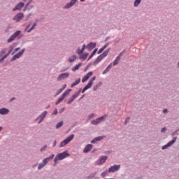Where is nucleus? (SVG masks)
<instances>
[{"instance_id": "nucleus-1", "label": "nucleus", "mask_w": 179, "mask_h": 179, "mask_svg": "<svg viewBox=\"0 0 179 179\" xmlns=\"http://www.w3.org/2000/svg\"><path fill=\"white\" fill-rule=\"evenodd\" d=\"M66 157H69V154H68V152L66 151H64L62 153L58 154L54 159L55 164H57V162L59 160H64V159H66Z\"/></svg>"}, {"instance_id": "nucleus-2", "label": "nucleus", "mask_w": 179, "mask_h": 179, "mask_svg": "<svg viewBox=\"0 0 179 179\" xmlns=\"http://www.w3.org/2000/svg\"><path fill=\"white\" fill-rule=\"evenodd\" d=\"M85 48H86V45H83L82 49H78L77 50L78 54L80 55V59H86L87 58V57H89V54L88 53H85L84 55L83 52L85 51Z\"/></svg>"}, {"instance_id": "nucleus-3", "label": "nucleus", "mask_w": 179, "mask_h": 179, "mask_svg": "<svg viewBox=\"0 0 179 179\" xmlns=\"http://www.w3.org/2000/svg\"><path fill=\"white\" fill-rule=\"evenodd\" d=\"M72 90L69 89L66 90L61 96V97H59L58 99V100L56 101V106H58V104H59V103H62V101H64V99H65V97H66V96H68V94H69V93H71Z\"/></svg>"}, {"instance_id": "nucleus-4", "label": "nucleus", "mask_w": 179, "mask_h": 179, "mask_svg": "<svg viewBox=\"0 0 179 179\" xmlns=\"http://www.w3.org/2000/svg\"><path fill=\"white\" fill-rule=\"evenodd\" d=\"M73 138H75L74 134H71L69 137H67L66 139H64L63 141L61 142L60 143V148H64V146L68 145L69 142L73 140Z\"/></svg>"}, {"instance_id": "nucleus-5", "label": "nucleus", "mask_w": 179, "mask_h": 179, "mask_svg": "<svg viewBox=\"0 0 179 179\" xmlns=\"http://www.w3.org/2000/svg\"><path fill=\"white\" fill-rule=\"evenodd\" d=\"M94 80H96V76L93 77L87 83V85L83 88V90H82V93H85V92H86V90H87V89H90V87H92V85H93V82H94Z\"/></svg>"}, {"instance_id": "nucleus-6", "label": "nucleus", "mask_w": 179, "mask_h": 179, "mask_svg": "<svg viewBox=\"0 0 179 179\" xmlns=\"http://www.w3.org/2000/svg\"><path fill=\"white\" fill-rule=\"evenodd\" d=\"M20 33H22V31H15L8 39V43H12V41H13V40H15V38H16V37H17V36L20 35Z\"/></svg>"}, {"instance_id": "nucleus-7", "label": "nucleus", "mask_w": 179, "mask_h": 179, "mask_svg": "<svg viewBox=\"0 0 179 179\" xmlns=\"http://www.w3.org/2000/svg\"><path fill=\"white\" fill-rule=\"evenodd\" d=\"M24 52V49H22L20 52L17 53L15 55H14L10 61L13 62L15 59H17V58H20L22 57V55H23V53Z\"/></svg>"}, {"instance_id": "nucleus-8", "label": "nucleus", "mask_w": 179, "mask_h": 179, "mask_svg": "<svg viewBox=\"0 0 179 179\" xmlns=\"http://www.w3.org/2000/svg\"><path fill=\"white\" fill-rule=\"evenodd\" d=\"M120 167H121L120 165H114L113 166H110L108 169V172L115 173V171H118V170H120Z\"/></svg>"}, {"instance_id": "nucleus-9", "label": "nucleus", "mask_w": 179, "mask_h": 179, "mask_svg": "<svg viewBox=\"0 0 179 179\" xmlns=\"http://www.w3.org/2000/svg\"><path fill=\"white\" fill-rule=\"evenodd\" d=\"M106 115L102 116L99 118L96 119L95 120H93L92 122V125H97V124H100V122H101V121H103V120H104V118H106Z\"/></svg>"}, {"instance_id": "nucleus-10", "label": "nucleus", "mask_w": 179, "mask_h": 179, "mask_svg": "<svg viewBox=\"0 0 179 179\" xmlns=\"http://www.w3.org/2000/svg\"><path fill=\"white\" fill-rule=\"evenodd\" d=\"M176 141H177V138L174 137L171 142L168 143L166 145H164L162 147V150H164V149H167V148H169V146H171L173 144L176 143Z\"/></svg>"}, {"instance_id": "nucleus-11", "label": "nucleus", "mask_w": 179, "mask_h": 179, "mask_svg": "<svg viewBox=\"0 0 179 179\" xmlns=\"http://www.w3.org/2000/svg\"><path fill=\"white\" fill-rule=\"evenodd\" d=\"M69 73H61L58 78H57V80H62L64 79H66V78H69Z\"/></svg>"}, {"instance_id": "nucleus-12", "label": "nucleus", "mask_w": 179, "mask_h": 179, "mask_svg": "<svg viewBox=\"0 0 179 179\" xmlns=\"http://www.w3.org/2000/svg\"><path fill=\"white\" fill-rule=\"evenodd\" d=\"M23 13H20L14 17L13 20H15V22H20V20H22V19H23Z\"/></svg>"}, {"instance_id": "nucleus-13", "label": "nucleus", "mask_w": 179, "mask_h": 179, "mask_svg": "<svg viewBox=\"0 0 179 179\" xmlns=\"http://www.w3.org/2000/svg\"><path fill=\"white\" fill-rule=\"evenodd\" d=\"M78 0H71L70 3L66 4L64 6L65 9H69V8L73 6Z\"/></svg>"}, {"instance_id": "nucleus-14", "label": "nucleus", "mask_w": 179, "mask_h": 179, "mask_svg": "<svg viewBox=\"0 0 179 179\" xmlns=\"http://www.w3.org/2000/svg\"><path fill=\"white\" fill-rule=\"evenodd\" d=\"M24 6V3H23L22 2H20V3H18L13 9V12H15V10H20V9H22V8H23Z\"/></svg>"}, {"instance_id": "nucleus-15", "label": "nucleus", "mask_w": 179, "mask_h": 179, "mask_svg": "<svg viewBox=\"0 0 179 179\" xmlns=\"http://www.w3.org/2000/svg\"><path fill=\"white\" fill-rule=\"evenodd\" d=\"M79 93H80V91H79V92L78 94H73L70 99L67 101V104H71V103H72L73 101V100H75L78 96H79Z\"/></svg>"}, {"instance_id": "nucleus-16", "label": "nucleus", "mask_w": 179, "mask_h": 179, "mask_svg": "<svg viewBox=\"0 0 179 179\" xmlns=\"http://www.w3.org/2000/svg\"><path fill=\"white\" fill-rule=\"evenodd\" d=\"M104 138H106V136H104L96 137L91 141V143H96V142H97V141H103V139H104Z\"/></svg>"}, {"instance_id": "nucleus-17", "label": "nucleus", "mask_w": 179, "mask_h": 179, "mask_svg": "<svg viewBox=\"0 0 179 179\" xmlns=\"http://www.w3.org/2000/svg\"><path fill=\"white\" fill-rule=\"evenodd\" d=\"M92 148H93V145L88 144V145H87V146L84 149L83 152L84 153H88V152H90V150H92Z\"/></svg>"}, {"instance_id": "nucleus-18", "label": "nucleus", "mask_w": 179, "mask_h": 179, "mask_svg": "<svg viewBox=\"0 0 179 179\" xmlns=\"http://www.w3.org/2000/svg\"><path fill=\"white\" fill-rule=\"evenodd\" d=\"M87 48L89 51H92L93 48H96V43H90L87 45Z\"/></svg>"}, {"instance_id": "nucleus-19", "label": "nucleus", "mask_w": 179, "mask_h": 179, "mask_svg": "<svg viewBox=\"0 0 179 179\" xmlns=\"http://www.w3.org/2000/svg\"><path fill=\"white\" fill-rule=\"evenodd\" d=\"M121 57H122V52L120 53L119 55V56H117L116 57V59H115L114 62H113V66H115V65H118V62H120V58H121Z\"/></svg>"}, {"instance_id": "nucleus-20", "label": "nucleus", "mask_w": 179, "mask_h": 179, "mask_svg": "<svg viewBox=\"0 0 179 179\" xmlns=\"http://www.w3.org/2000/svg\"><path fill=\"white\" fill-rule=\"evenodd\" d=\"M13 50V46H10V50L8 51V53H7L5 56H3L1 59H0V62H2L5 58H6L8 57V55H9V54H10V52H12V51Z\"/></svg>"}, {"instance_id": "nucleus-21", "label": "nucleus", "mask_w": 179, "mask_h": 179, "mask_svg": "<svg viewBox=\"0 0 179 179\" xmlns=\"http://www.w3.org/2000/svg\"><path fill=\"white\" fill-rule=\"evenodd\" d=\"M106 160H107V156H102L100 159L99 163H97V164L100 165V164H103V163H106Z\"/></svg>"}, {"instance_id": "nucleus-22", "label": "nucleus", "mask_w": 179, "mask_h": 179, "mask_svg": "<svg viewBox=\"0 0 179 179\" xmlns=\"http://www.w3.org/2000/svg\"><path fill=\"white\" fill-rule=\"evenodd\" d=\"M9 113V110L6 108H1L0 109V114L1 115H6V114H8Z\"/></svg>"}, {"instance_id": "nucleus-23", "label": "nucleus", "mask_w": 179, "mask_h": 179, "mask_svg": "<svg viewBox=\"0 0 179 179\" xmlns=\"http://www.w3.org/2000/svg\"><path fill=\"white\" fill-rule=\"evenodd\" d=\"M103 56L99 55L96 59L94 62V65H97V64H99V62H101L103 59Z\"/></svg>"}, {"instance_id": "nucleus-24", "label": "nucleus", "mask_w": 179, "mask_h": 179, "mask_svg": "<svg viewBox=\"0 0 179 179\" xmlns=\"http://www.w3.org/2000/svg\"><path fill=\"white\" fill-rule=\"evenodd\" d=\"M45 115H47V111H44L41 115H39L38 118H40L41 120L39 121L38 124H40L41 121L45 118Z\"/></svg>"}, {"instance_id": "nucleus-25", "label": "nucleus", "mask_w": 179, "mask_h": 179, "mask_svg": "<svg viewBox=\"0 0 179 179\" xmlns=\"http://www.w3.org/2000/svg\"><path fill=\"white\" fill-rule=\"evenodd\" d=\"M80 83V78H78L77 80H76L74 83L71 84V87H75V86L78 85Z\"/></svg>"}, {"instance_id": "nucleus-26", "label": "nucleus", "mask_w": 179, "mask_h": 179, "mask_svg": "<svg viewBox=\"0 0 179 179\" xmlns=\"http://www.w3.org/2000/svg\"><path fill=\"white\" fill-rule=\"evenodd\" d=\"M80 66H82V64L79 63L78 64H77L75 66H73L71 69V71H73V72H75V71H78V69H79V68H80Z\"/></svg>"}, {"instance_id": "nucleus-27", "label": "nucleus", "mask_w": 179, "mask_h": 179, "mask_svg": "<svg viewBox=\"0 0 179 179\" xmlns=\"http://www.w3.org/2000/svg\"><path fill=\"white\" fill-rule=\"evenodd\" d=\"M113 66V64H110L108 66V67L104 70V71L103 72V74H106L107 73V72H108V71H110V69H111V67Z\"/></svg>"}, {"instance_id": "nucleus-28", "label": "nucleus", "mask_w": 179, "mask_h": 179, "mask_svg": "<svg viewBox=\"0 0 179 179\" xmlns=\"http://www.w3.org/2000/svg\"><path fill=\"white\" fill-rule=\"evenodd\" d=\"M106 48H107V45H105L103 48H101L99 51H98V54H101L104 50H106Z\"/></svg>"}, {"instance_id": "nucleus-29", "label": "nucleus", "mask_w": 179, "mask_h": 179, "mask_svg": "<svg viewBox=\"0 0 179 179\" xmlns=\"http://www.w3.org/2000/svg\"><path fill=\"white\" fill-rule=\"evenodd\" d=\"M37 26V24L35 22L33 24L32 27L27 31V33H30L32 30H34V27Z\"/></svg>"}, {"instance_id": "nucleus-30", "label": "nucleus", "mask_w": 179, "mask_h": 179, "mask_svg": "<svg viewBox=\"0 0 179 179\" xmlns=\"http://www.w3.org/2000/svg\"><path fill=\"white\" fill-rule=\"evenodd\" d=\"M76 59V55H73L69 59V62H73Z\"/></svg>"}, {"instance_id": "nucleus-31", "label": "nucleus", "mask_w": 179, "mask_h": 179, "mask_svg": "<svg viewBox=\"0 0 179 179\" xmlns=\"http://www.w3.org/2000/svg\"><path fill=\"white\" fill-rule=\"evenodd\" d=\"M108 55V50L103 52L102 55H101V57H102V58H106V56Z\"/></svg>"}, {"instance_id": "nucleus-32", "label": "nucleus", "mask_w": 179, "mask_h": 179, "mask_svg": "<svg viewBox=\"0 0 179 179\" xmlns=\"http://www.w3.org/2000/svg\"><path fill=\"white\" fill-rule=\"evenodd\" d=\"M96 52H97V49H94V50L92 52V55L90 56L88 59H90L94 55H96Z\"/></svg>"}, {"instance_id": "nucleus-33", "label": "nucleus", "mask_w": 179, "mask_h": 179, "mask_svg": "<svg viewBox=\"0 0 179 179\" xmlns=\"http://www.w3.org/2000/svg\"><path fill=\"white\" fill-rule=\"evenodd\" d=\"M64 122H60L59 123L57 124L56 125V128L58 129V128H61V127H62Z\"/></svg>"}, {"instance_id": "nucleus-34", "label": "nucleus", "mask_w": 179, "mask_h": 179, "mask_svg": "<svg viewBox=\"0 0 179 179\" xmlns=\"http://www.w3.org/2000/svg\"><path fill=\"white\" fill-rule=\"evenodd\" d=\"M92 75H93V72H92V71H90V72H88V73L85 75V77H87V78L89 79V78H90V76H92Z\"/></svg>"}, {"instance_id": "nucleus-35", "label": "nucleus", "mask_w": 179, "mask_h": 179, "mask_svg": "<svg viewBox=\"0 0 179 179\" xmlns=\"http://www.w3.org/2000/svg\"><path fill=\"white\" fill-rule=\"evenodd\" d=\"M141 1L142 0H136L134 2V6H138V5H139V3H141Z\"/></svg>"}, {"instance_id": "nucleus-36", "label": "nucleus", "mask_w": 179, "mask_h": 179, "mask_svg": "<svg viewBox=\"0 0 179 179\" xmlns=\"http://www.w3.org/2000/svg\"><path fill=\"white\" fill-rule=\"evenodd\" d=\"M49 162H50V158H46L43 159V163L45 166V164H47V163H48Z\"/></svg>"}, {"instance_id": "nucleus-37", "label": "nucleus", "mask_w": 179, "mask_h": 179, "mask_svg": "<svg viewBox=\"0 0 179 179\" xmlns=\"http://www.w3.org/2000/svg\"><path fill=\"white\" fill-rule=\"evenodd\" d=\"M45 165L44 164H40L38 167V169L41 170V169H43V167H45Z\"/></svg>"}, {"instance_id": "nucleus-38", "label": "nucleus", "mask_w": 179, "mask_h": 179, "mask_svg": "<svg viewBox=\"0 0 179 179\" xmlns=\"http://www.w3.org/2000/svg\"><path fill=\"white\" fill-rule=\"evenodd\" d=\"M62 92H64V89H62V88L59 89V90L57 91V94H56V96H58V94H60V93H62Z\"/></svg>"}, {"instance_id": "nucleus-39", "label": "nucleus", "mask_w": 179, "mask_h": 179, "mask_svg": "<svg viewBox=\"0 0 179 179\" xmlns=\"http://www.w3.org/2000/svg\"><path fill=\"white\" fill-rule=\"evenodd\" d=\"M89 78H87V77H86V76H85L83 78V79H82V82L83 83H85V82H86V80H87Z\"/></svg>"}, {"instance_id": "nucleus-40", "label": "nucleus", "mask_w": 179, "mask_h": 179, "mask_svg": "<svg viewBox=\"0 0 179 179\" xmlns=\"http://www.w3.org/2000/svg\"><path fill=\"white\" fill-rule=\"evenodd\" d=\"M106 174H107V171H106L105 172H103L101 173V176H102V177H106Z\"/></svg>"}, {"instance_id": "nucleus-41", "label": "nucleus", "mask_w": 179, "mask_h": 179, "mask_svg": "<svg viewBox=\"0 0 179 179\" xmlns=\"http://www.w3.org/2000/svg\"><path fill=\"white\" fill-rule=\"evenodd\" d=\"M54 155H52L50 157H48V159H49V160H52V159H54Z\"/></svg>"}, {"instance_id": "nucleus-42", "label": "nucleus", "mask_w": 179, "mask_h": 179, "mask_svg": "<svg viewBox=\"0 0 179 179\" xmlns=\"http://www.w3.org/2000/svg\"><path fill=\"white\" fill-rule=\"evenodd\" d=\"M47 148V145H45L44 148H42L41 149V152H43V150H45Z\"/></svg>"}, {"instance_id": "nucleus-43", "label": "nucleus", "mask_w": 179, "mask_h": 179, "mask_svg": "<svg viewBox=\"0 0 179 179\" xmlns=\"http://www.w3.org/2000/svg\"><path fill=\"white\" fill-rule=\"evenodd\" d=\"M129 122V117H127L125 120V124H128Z\"/></svg>"}, {"instance_id": "nucleus-44", "label": "nucleus", "mask_w": 179, "mask_h": 179, "mask_svg": "<svg viewBox=\"0 0 179 179\" xmlns=\"http://www.w3.org/2000/svg\"><path fill=\"white\" fill-rule=\"evenodd\" d=\"M6 52V49H3L1 50V54H5Z\"/></svg>"}, {"instance_id": "nucleus-45", "label": "nucleus", "mask_w": 179, "mask_h": 179, "mask_svg": "<svg viewBox=\"0 0 179 179\" xmlns=\"http://www.w3.org/2000/svg\"><path fill=\"white\" fill-rule=\"evenodd\" d=\"M62 89H63V90H65V89H66V84H64Z\"/></svg>"}, {"instance_id": "nucleus-46", "label": "nucleus", "mask_w": 179, "mask_h": 179, "mask_svg": "<svg viewBox=\"0 0 179 179\" xmlns=\"http://www.w3.org/2000/svg\"><path fill=\"white\" fill-rule=\"evenodd\" d=\"M161 132H166V128H162V130H161Z\"/></svg>"}, {"instance_id": "nucleus-47", "label": "nucleus", "mask_w": 179, "mask_h": 179, "mask_svg": "<svg viewBox=\"0 0 179 179\" xmlns=\"http://www.w3.org/2000/svg\"><path fill=\"white\" fill-rule=\"evenodd\" d=\"M20 49V48H15V49L14 50V52H17V51H19Z\"/></svg>"}, {"instance_id": "nucleus-48", "label": "nucleus", "mask_w": 179, "mask_h": 179, "mask_svg": "<svg viewBox=\"0 0 179 179\" xmlns=\"http://www.w3.org/2000/svg\"><path fill=\"white\" fill-rule=\"evenodd\" d=\"M163 113H164V114H166V113H169V110H168L167 109H164V110H163Z\"/></svg>"}, {"instance_id": "nucleus-49", "label": "nucleus", "mask_w": 179, "mask_h": 179, "mask_svg": "<svg viewBox=\"0 0 179 179\" xmlns=\"http://www.w3.org/2000/svg\"><path fill=\"white\" fill-rule=\"evenodd\" d=\"M94 117V114H91V115H90V118H93Z\"/></svg>"}, {"instance_id": "nucleus-50", "label": "nucleus", "mask_w": 179, "mask_h": 179, "mask_svg": "<svg viewBox=\"0 0 179 179\" xmlns=\"http://www.w3.org/2000/svg\"><path fill=\"white\" fill-rule=\"evenodd\" d=\"M53 146H54V147L57 146V141H56L54 142Z\"/></svg>"}, {"instance_id": "nucleus-51", "label": "nucleus", "mask_w": 179, "mask_h": 179, "mask_svg": "<svg viewBox=\"0 0 179 179\" xmlns=\"http://www.w3.org/2000/svg\"><path fill=\"white\" fill-rule=\"evenodd\" d=\"M57 113H58V110L57 109H55V114H57Z\"/></svg>"}, {"instance_id": "nucleus-52", "label": "nucleus", "mask_w": 179, "mask_h": 179, "mask_svg": "<svg viewBox=\"0 0 179 179\" xmlns=\"http://www.w3.org/2000/svg\"><path fill=\"white\" fill-rule=\"evenodd\" d=\"M65 110V108H62V110L60 113H62Z\"/></svg>"}, {"instance_id": "nucleus-53", "label": "nucleus", "mask_w": 179, "mask_h": 179, "mask_svg": "<svg viewBox=\"0 0 179 179\" xmlns=\"http://www.w3.org/2000/svg\"><path fill=\"white\" fill-rule=\"evenodd\" d=\"M2 131V127H0V132Z\"/></svg>"}, {"instance_id": "nucleus-54", "label": "nucleus", "mask_w": 179, "mask_h": 179, "mask_svg": "<svg viewBox=\"0 0 179 179\" xmlns=\"http://www.w3.org/2000/svg\"><path fill=\"white\" fill-rule=\"evenodd\" d=\"M80 2H85V0H80Z\"/></svg>"}, {"instance_id": "nucleus-55", "label": "nucleus", "mask_w": 179, "mask_h": 179, "mask_svg": "<svg viewBox=\"0 0 179 179\" xmlns=\"http://www.w3.org/2000/svg\"><path fill=\"white\" fill-rule=\"evenodd\" d=\"M66 69H66L62 70V72H64V71H66Z\"/></svg>"}, {"instance_id": "nucleus-56", "label": "nucleus", "mask_w": 179, "mask_h": 179, "mask_svg": "<svg viewBox=\"0 0 179 179\" xmlns=\"http://www.w3.org/2000/svg\"><path fill=\"white\" fill-rule=\"evenodd\" d=\"M13 100H15V98L11 99V101H12Z\"/></svg>"}, {"instance_id": "nucleus-57", "label": "nucleus", "mask_w": 179, "mask_h": 179, "mask_svg": "<svg viewBox=\"0 0 179 179\" xmlns=\"http://www.w3.org/2000/svg\"><path fill=\"white\" fill-rule=\"evenodd\" d=\"M94 90H96V88L94 87Z\"/></svg>"}, {"instance_id": "nucleus-58", "label": "nucleus", "mask_w": 179, "mask_h": 179, "mask_svg": "<svg viewBox=\"0 0 179 179\" xmlns=\"http://www.w3.org/2000/svg\"><path fill=\"white\" fill-rule=\"evenodd\" d=\"M178 65H179V62H178Z\"/></svg>"}]
</instances>
